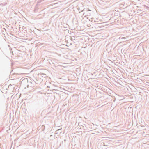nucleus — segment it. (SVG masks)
<instances>
[{"mask_svg":"<svg viewBox=\"0 0 149 149\" xmlns=\"http://www.w3.org/2000/svg\"><path fill=\"white\" fill-rule=\"evenodd\" d=\"M27 81L28 83L27 86V88L34 87L36 84V82L33 80H30L29 81L27 80Z\"/></svg>","mask_w":149,"mask_h":149,"instance_id":"1","label":"nucleus"},{"mask_svg":"<svg viewBox=\"0 0 149 149\" xmlns=\"http://www.w3.org/2000/svg\"><path fill=\"white\" fill-rule=\"evenodd\" d=\"M40 109V107L39 105H37L33 109V110L35 112L38 111Z\"/></svg>","mask_w":149,"mask_h":149,"instance_id":"2","label":"nucleus"},{"mask_svg":"<svg viewBox=\"0 0 149 149\" xmlns=\"http://www.w3.org/2000/svg\"><path fill=\"white\" fill-rule=\"evenodd\" d=\"M83 37H82V36H80V38H79V40H79V41L80 42H81V43H83V38H82Z\"/></svg>","mask_w":149,"mask_h":149,"instance_id":"3","label":"nucleus"},{"mask_svg":"<svg viewBox=\"0 0 149 149\" xmlns=\"http://www.w3.org/2000/svg\"><path fill=\"white\" fill-rule=\"evenodd\" d=\"M82 52H84V48H83V46L81 47V49L80 51L81 52V53H82Z\"/></svg>","mask_w":149,"mask_h":149,"instance_id":"4","label":"nucleus"},{"mask_svg":"<svg viewBox=\"0 0 149 149\" xmlns=\"http://www.w3.org/2000/svg\"><path fill=\"white\" fill-rule=\"evenodd\" d=\"M78 10H79L81 11V12H82V11H83V10H84V9H83L82 10H81L80 9V8L79 7V8Z\"/></svg>","mask_w":149,"mask_h":149,"instance_id":"5","label":"nucleus"},{"mask_svg":"<svg viewBox=\"0 0 149 149\" xmlns=\"http://www.w3.org/2000/svg\"><path fill=\"white\" fill-rule=\"evenodd\" d=\"M12 54L13 55V53L12 51Z\"/></svg>","mask_w":149,"mask_h":149,"instance_id":"6","label":"nucleus"},{"mask_svg":"<svg viewBox=\"0 0 149 149\" xmlns=\"http://www.w3.org/2000/svg\"><path fill=\"white\" fill-rule=\"evenodd\" d=\"M81 17H82V19H83L84 18H83V16H81Z\"/></svg>","mask_w":149,"mask_h":149,"instance_id":"7","label":"nucleus"},{"mask_svg":"<svg viewBox=\"0 0 149 149\" xmlns=\"http://www.w3.org/2000/svg\"><path fill=\"white\" fill-rule=\"evenodd\" d=\"M84 15V13H83V15Z\"/></svg>","mask_w":149,"mask_h":149,"instance_id":"8","label":"nucleus"}]
</instances>
